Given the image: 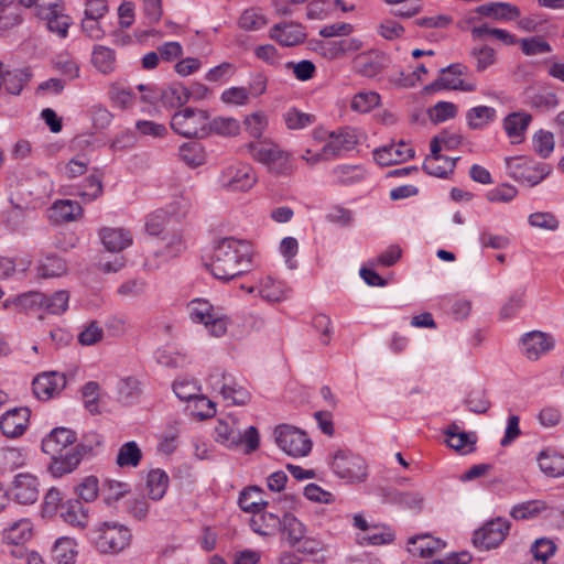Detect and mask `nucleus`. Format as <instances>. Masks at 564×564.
Here are the masks:
<instances>
[{
	"mask_svg": "<svg viewBox=\"0 0 564 564\" xmlns=\"http://www.w3.org/2000/svg\"><path fill=\"white\" fill-rule=\"evenodd\" d=\"M497 119V110L489 106H476L466 112L467 124L470 129H482Z\"/></svg>",
	"mask_w": 564,
	"mask_h": 564,
	"instance_id": "45",
	"label": "nucleus"
},
{
	"mask_svg": "<svg viewBox=\"0 0 564 564\" xmlns=\"http://www.w3.org/2000/svg\"><path fill=\"white\" fill-rule=\"evenodd\" d=\"M33 534V525L29 519H20L12 522L3 530V541L12 545L26 543Z\"/></svg>",
	"mask_w": 564,
	"mask_h": 564,
	"instance_id": "36",
	"label": "nucleus"
},
{
	"mask_svg": "<svg viewBox=\"0 0 564 564\" xmlns=\"http://www.w3.org/2000/svg\"><path fill=\"white\" fill-rule=\"evenodd\" d=\"M247 292L257 293L267 302H281L286 299L288 289L283 282L273 279L270 275L261 276L254 285L246 288Z\"/></svg>",
	"mask_w": 564,
	"mask_h": 564,
	"instance_id": "23",
	"label": "nucleus"
},
{
	"mask_svg": "<svg viewBox=\"0 0 564 564\" xmlns=\"http://www.w3.org/2000/svg\"><path fill=\"white\" fill-rule=\"evenodd\" d=\"M187 311L194 323L202 324L209 335L221 337L227 333L230 319L220 307L214 306L208 300L194 299L187 304Z\"/></svg>",
	"mask_w": 564,
	"mask_h": 564,
	"instance_id": "5",
	"label": "nucleus"
},
{
	"mask_svg": "<svg viewBox=\"0 0 564 564\" xmlns=\"http://www.w3.org/2000/svg\"><path fill=\"white\" fill-rule=\"evenodd\" d=\"M69 292L58 290L51 295L43 293V312L50 315H62L68 310Z\"/></svg>",
	"mask_w": 564,
	"mask_h": 564,
	"instance_id": "48",
	"label": "nucleus"
},
{
	"mask_svg": "<svg viewBox=\"0 0 564 564\" xmlns=\"http://www.w3.org/2000/svg\"><path fill=\"white\" fill-rule=\"evenodd\" d=\"M247 150L251 159L274 177H289L295 171L292 153L272 139L251 141Z\"/></svg>",
	"mask_w": 564,
	"mask_h": 564,
	"instance_id": "2",
	"label": "nucleus"
},
{
	"mask_svg": "<svg viewBox=\"0 0 564 564\" xmlns=\"http://www.w3.org/2000/svg\"><path fill=\"white\" fill-rule=\"evenodd\" d=\"M531 121L532 116L527 111H514L503 118L502 128L512 144H519L524 140Z\"/></svg>",
	"mask_w": 564,
	"mask_h": 564,
	"instance_id": "24",
	"label": "nucleus"
},
{
	"mask_svg": "<svg viewBox=\"0 0 564 564\" xmlns=\"http://www.w3.org/2000/svg\"><path fill=\"white\" fill-rule=\"evenodd\" d=\"M445 435L446 443L451 448L463 454L473 451V446L476 442L475 434L459 431L458 426L453 424L446 430Z\"/></svg>",
	"mask_w": 564,
	"mask_h": 564,
	"instance_id": "41",
	"label": "nucleus"
},
{
	"mask_svg": "<svg viewBox=\"0 0 564 564\" xmlns=\"http://www.w3.org/2000/svg\"><path fill=\"white\" fill-rule=\"evenodd\" d=\"M330 467L337 477L349 484L362 482L367 478L365 459L349 451L335 452Z\"/></svg>",
	"mask_w": 564,
	"mask_h": 564,
	"instance_id": "11",
	"label": "nucleus"
},
{
	"mask_svg": "<svg viewBox=\"0 0 564 564\" xmlns=\"http://www.w3.org/2000/svg\"><path fill=\"white\" fill-rule=\"evenodd\" d=\"M130 490L131 487L128 482L115 479H105L100 492L104 501L107 505H111L129 494Z\"/></svg>",
	"mask_w": 564,
	"mask_h": 564,
	"instance_id": "52",
	"label": "nucleus"
},
{
	"mask_svg": "<svg viewBox=\"0 0 564 564\" xmlns=\"http://www.w3.org/2000/svg\"><path fill=\"white\" fill-rule=\"evenodd\" d=\"M306 527L294 514L284 512L281 518V530L279 533L291 546H296L305 539Z\"/></svg>",
	"mask_w": 564,
	"mask_h": 564,
	"instance_id": "33",
	"label": "nucleus"
},
{
	"mask_svg": "<svg viewBox=\"0 0 564 564\" xmlns=\"http://www.w3.org/2000/svg\"><path fill=\"white\" fill-rule=\"evenodd\" d=\"M414 156V149L403 142H392L373 151L375 161L381 166L405 162Z\"/></svg>",
	"mask_w": 564,
	"mask_h": 564,
	"instance_id": "21",
	"label": "nucleus"
},
{
	"mask_svg": "<svg viewBox=\"0 0 564 564\" xmlns=\"http://www.w3.org/2000/svg\"><path fill=\"white\" fill-rule=\"evenodd\" d=\"M243 126L250 137L262 140L269 127V116L263 110L251 112L245 117Z\"/></svg>",
	"mask_w": 564,
	"mask_h": 564,
	"instance_id": "51",
	"label": "nucleus"
},
{
	"mask_svg": "<svg viewBox=\"0 0 564 564\" xmlns=\"http://www.w3.org/2000/svg\"><path fill=\"white\" fill-rule=\"evenodd\" d=\"M315 116L296 107H290L282 113V121L288 130H303L315 122Z\"/></svg>",
	"mask_w": 564,
	"mask_h": 564,
	"instance_id": "46",
	"label": "nucleus"
},
{
	"mask_svg": "<svg viewBox=\"0 0 564 564\" xmlns=\"http://www.w3.org/2000/svg\"><path fill=\"white\" fill-rule=\"evenodd\" d=\"M555 542L549 538H539L530 546L534 561L545 564L556 553Z\"/></svg>",
	"mask_w": 564,
	"mask_h": 564,
	"instance_id": "60",
	"label": "nucleus"
},
{
	"mask_svg": "<svg viewBox=\"0 0 564 564\" xmlns=\"http://www.w3.org/2000/svg\"><path fill=\"white\" fill-rule=\"evenodd\" d=\"M31 79L28 68L10 69L0 62V89L3 87L11 95H19Z\"/></svg>",
	"mask_w": 564,
	"mask_h": 564,
	"instance_id": "27",
	"label": "nucleus"
},
{
	"mask_svg": "<svg viewBox=\"0 0 564 564\" xmlns=\"http://www.w3.org/2000/svg\"><path fill=\"white\" fill-rule=\"evenodd\" d=\"M270 37L282 46H294L304 42L306 34L301 24L285 22L275 24L270 30Z\"/></svg>",
	"mask_w": 564,
	"mask_h": 564,
	"instance_id": "26",
	"label": "nucleus"
},
{
	"mask_svg": "<svg viewBox=\"0 0 564 564\" xmlns=\"http://www.w3.org/2000/svg\"><path fill=\"white\" fill-rule=\"evenodd\" d=\"M36 14L46 21L47 29L59 37H66L72 24L70 18L65 14L63 4L55 0H39Z\"/></svg>",
	"mask_w": 564,
	"mask_h": 564,
	"instance_id": "14",
	"label": "nucleus"
},
{
	"mask_svg": "<svg viewBox=\"0 0 564 564\" xmlns=\"http://www.w3.org/2000/svg\"><path fill=\"white\" fill-rule=\"evenodd\" d=\"M26 453L22 448L4 447L0 449V466L7 470H13L24 466Z\"/></svg>",
	"mask_w": 564,
	"mask_h": 564,
	"instance_id": "61",
	"label": "nucleus"
},
{
	"mask_svg": "<svg viewBox=\"0 0 564 564\" xmlns=\"http://www.w3.org/2000/svg\"><path fill=\"white\" fill-rule=\"evenodd\" d=\"M238 503L243 511L252 514L268 506V502L261 497V490L257 487H250L241 491Z\"/></svg>",
	"mask_w": 564,
	"mask_h": 564,
	"instance_id": "55",
	"label": "nucleus"
},
{
	"mask_svg": "<svg viewBox=\"0 0 564 564\" xmlns=\"http://www.w3.org/2000/svg\"><path fill=\"white\" fill-rule=\"evenodd\" d=\"M4 310H13L19 313L43 311V293L37 291L25 292L3 301Z\"/></svg>",
	"mask_w": 564,
	"mask_h": 564,
	"instance_id": "28",
	"label": "nucleus"
},
{
	"mask_svg": "<svg viewBox=\"0 0 564 564\" xmlns=\"http://www.w3.org/2000/svg\"><path fill=\"white\" fill-rule=\"evenodd\" d=\"M358 133L355 129L345 127L332 131L329 140L323 145L329 160L341 158L358 144Z\"/></svg>",
	"mask_w": 564,
	"mask_h": 564,
	"instance_id": "17",
	"label": "nucleus"
},
{
	"mask_svg": "<svg viewBox=\"0 0 564 564\" xmlns=\"http://www.w3.org/2000/svg\"><path fill=\"white\" fill-rule=\"evenodd\" d=\"M76 441V434L66 427H56L42 441V451L51 457L70 452Z\"/></svg>",
	"mask_w": 564,
	"mask_h": 564,
	"instance_id": "19",
	"label": "nucleus"
},
{
	"mask_svg": "<svg viewBox=\"0 0 564 564\" xmlns=\"http://www.w3.org/2000/svg\"><path fill=\"white\" fill-rule=\"evenodd\" d=\"M67 273V264L62 258L48 254L37 264V274L43 279L59 278Z\"/></svg>",
	"mask_w": 564,
	"mask_h": 564,
	"instance_id": "47",
	"label": "nucleus"
},
{
	"mask_svg": "<svg viewBox=\"0 0 564 564\" xmlns=\"http://www.w3.org/2000/svg\"><path fill=\"white\" fill-rule=\"evenodd\" d=\"M220 100L229 107H245L250 102L249 91L242 86H231L220 94Z\"/></svg>",
	"mask_w": 564,
	"mask_h": 564,
	"instance_id": "63",
	"label": "nucleus"
},
{
	"mask_svg": "<svg viewBox=\"0 0 564 564\" xmlns=\"http://www.w3.org/2000/svg\"><path fill=\"white\" fill-rule=\"evenodd\" d=\"M522 355L532 361L539 360L555 347V338L549 333L531 330L520 338Z\"/></svg>",
	"mask_w": 564,
	"mask_h": 564,
	"instance_id": "16",
	"label": "nucleus"
},
{
	"mask_svg": "<svg viewBox=\"0 0 564 564\" xmlns=\"http://www.w3.org/2000/svg\"><path fill=\"white\" fill-rule=\"evenodd\" d=\"M434 86L460 90L465 93H473L477 89V80L468 74L467 66L456 63L442 68L441 75L436 79Z\"/></svg>",
	"mask_w": 564,
	"mask_h": 564,
	"instance_id": "13",
	"label": "nucleus"
},
{
	"mask_svg": "<svg viewBox=\"0 0 564 564\" xmlns=\"http://www.w3.org/2000/svg\"><path fill=\"white\" fill-rule=\"evenodd\" d=\"M455 162V159L444 156L441 153L433 154L431 152L423 162V169L429 175L446 177L448 173L453 172Z\"/></svg>",
	"mask_w": 564,
	"mask_h": 564,
	"instance_id": "40",
	"label": "nucleus"
},
{
	"mask_svg": "<svg viewBox=\"0 0 564 564\" xmlns=\"http://www.w3.org/2000/svg\"><path fill=\"white\" fill-rule=\"evenodd\" d=\"M61 517L72 527L85 529L89 522V510L79 500L70 499L62 505Z\"/></svg>",
	"mask_w": 564,
	"mask_h": 564,
	"instance_id": "31",
	"label": "nucleus"
},
{
	"mask_svg": "<svg viewBox=\"0 0 564 564\" xmlns=\"http://www.w3.org/2000/svg\"><path fill=\"white\" fill-rule=\"evenodd\" d=\"M51 555L57 564H74L78 555L76 540L70 536L56 539L52 546Z\"/></svg>",
	"mask_w": 564,
	"mask_h": 564,
	"instance_id": "34",
	"label": "nucleus"
},
{
	"mask_svg": "<svg viewBox=\"0 0 564 564\" xmlns=\"http://www.w3.org/2000/svg\"><path fill=\"white\" fill-rule=\"evenodd\" d=\"M119 400L123 403H132L140 393V383L133 377L121 378L117 382Z\"/></svg>",
	"mask_w": 564,
	"mask_h": 564,
	"instance_id": "64",
	"label": "nucleus"
},
{
	"mask_svg": "<svg viewBox=\"0 0 564 564\" xmlns=\"http://www.w3.org/2000/svg\"><path fill=\"white\" fill-rule=\"evenodd\" d=\"M80 460V453L76 448H70V452L57 455V457H52L50 471L54 477H62L76 469Z\"/></svg>",
	"mask_w": 564,
	"mask_h": 564,
	"instance_id": "39",
	"label": "nucleus"
},
{
	"mask_svg": "<svg viewBox=\"0 0 564 564\" xmlns=\"http://www.w3.org/2000/svg\"><path fill=\"white\" fill-rule=\"evenodd\" d=\"M509 529V522L502 518L490 520L475 531L473 543L480 550L495 549L503 542Z\"/></svg>",
	"mask_w": 564,
	"mask_h": 564,
	"instance_id": "15",
	"label": "nucleus"
},
{
	"mask_svg": "<svg viewBox=\"0 0 564 564\" xmlns=\"http://www.w3.org/2000/svg\"><path fill=\"white\" fill-rule=\"evenodd\" d=\"M278 447L292 457H305L312 451L313 443L308 435L292 425L281 424L274 430Z\"/></svg>",
	"mask_w": 564,
	"mask_h": 564,
	"instance_id": "10",
	"label": "nucleus"
},
{
	"mask_svg": "<svg viewBox=\"0 0 564 564\" xmlns=\"http://www.w3.org/2000/svg\"><path fill=\"white\" fill-rule=\"evenodd\" d=\"M482 17L492 18L499 22H508L520 18V9L509 2H489L476 8Z\"/></svg>",
	"mask_w": 564,
	"mask_h": 564,
	"instance_id": "30",
	"label": "nucleus"
},
{
	"mask_svg": "<svg viewBox=\"0 0 564 564\" xmlns=\"http://www.w3.org/2000/svg\"><path fill=\"white\" fill-rule=\"evenodd\" d=\"M181 160L191 167H196L205 163L206 152L198 142L183 143L178 149Z\"/></svg>",
	"mask_w": 564,
	"mask_h": 564,
	"instance_id": "50",
	"label": "nucleus"
},
{
	"mask_svg": "<svg viewBox=\"0 0 564 564\" xmlns=\"http://www.w3.org/2000/svg\"><path fill=\"white\" fill-rule=\"evenodd\" d=\"M380 105V95L372 90H364L357 93L350 102L354 111L366 113Z\"/></svg>",
	"mask_w": 564,
	"mask_h": 564,
	"instance_id": "58",
	"label": "nucleus"
},
{
	"mask_svg": "<svg viewBox=\"0 0 564 564\" xmlns=\"http://www.w3.org/2000/svg\"><path fill=\"white\" fill-rule=\"evenodd\" d=\"M354 63L358 73L366 77H375L383 68V57L377 51H368L357 55Z\"/></svg>",
	"mask_w": 564,
	"mask_h": 564,
	"instance_id": "37",
	"label": "nucleus"
},
{
	"mask_svg": "<svg viewBox=\"0 0 564 564\" xmlns=\"http://www.w3.org/2000/svg\"><path fill=\"white\" fill-rule=\"evenodd\" d=\"M458 107L449 101H438L429 108L427 116L433 123H442L457 116Z\"/></svg>",
	"mask_w": 564,
	"mask_h": 564,
	"instance_id": "62",
	"label": "nucleus"
},
{
	"mask_svg": "<svg viewBox=\"0 0 564 564\" xmlns=\"http://www.w3.org/2000/svg\"><path fill=\"white\" fill-rule=\"evenodd\" d=\"M214 438L229 449L241 448L247 454L254 452L260 443L258 430L252 425L242 429L240 420L231 414L216 421Z\"/></svg>",
	"mask_w": 564,
	"mask_h": 564,
	"instance_id": "3",
	"label": "nucleus"
},
{
	"mask_svg": "<svg viewBox=\"0 0 564 564\" xmlns=\"http://www.w3.org/2000/svg\"><path fill=\"white\" fill-rule=\"evenodd\" d=\"M65 386V376L56 371L41 373L32 382L35 397L44 401L58 395Z\"/></svg>",
	"mask_w": 564,
	"mask_h": 564,
	"instance_id": "18",
	"label": "nucleus"
},
{
	"mask_svg": "<svg viewBox=\"0 0 564 564\" xmlns=\"http://www.w3.org/2000/svg\"><path fill=\"white\" fill-rule=\"evenodd\" d=\"M445 546L446 543L444 541L429 534L411 538L408 542V551L413 556L422 558L433 557L436 553L444 550Z\"/></svg>",
	"mask_w": 564,
	"mask_h": 564,
	"instance_id": "29",
	"label": "nucleus"
},
{
	"mask_svg": "<svg viewBox=\"0 0 564 564\" xmlns=\"http://www.w3.org/2000/svg\"><path fill=\"white\" fill-rule=\"evenodd\" d=\"M352 525L357 529L356 541L359 545H384L391 543L395 534L383 524L370 523L362 513L352 516Z\"/></svg>",
	"mask_w": 564,
	"mask_h": 564,
	"instance_id": "12",
	"label": "nucleus"
},
{
	"mask_svg": "<svg viewBox=\"0 0 564 564\" xmlns=\"http://www.w3.org/2000/svg\"><path fill=\"white\" fill-rule=\"evenodd\" d=\"M470 57L473 58L475 69L478 73L485 72L497 62L496 51L486 44L473 47L470 51Z\"/></svg>",
	"mask_w": 564,
	"mask_h": 564,
	"instance_id": "54",
	"label": "nucleus"
},
{
	"mask_svg": "<svg viewBox=\"0 0 564 564\" xmlns=\"http://www.w3.org/2000/svg\"><path fill=\"white\" fill-rule=\"evenodd\" d=\"M90 62L98 73L110 75L116 70V52L105 45H95Z\"/></svg>",
	"mask_w": 564,
	"mask_h": 564,
	"instance_id": "38",
	"label": "nucleus"
},
{
	"mask_svg": "<svg viewBox=\"0 0 564 564\" xmlns=\"http://www.w3.org/2000/svg\"><path fill=\"white\" fill-rule=\"evenodd\" d=\"M142 458L141 449L134 441L127 442L118 451L117 464L120 467H137Z\"/></svg>",
	"mask_w": 564,
	"mask_h": 564,
	"instance_id": "59",
	"label": "nucleus"
},
{
	"mask_svg": "<svg viewBox=\"0 0 564 564\" xmlns=\"http://www.w3.org/2000/svg\"><path fill=\"white\" fill-rule=\"evenodd\" d=\"M208 116L205 109L186 107L172 116L170 124L175 133L184 138H206Z\"/></svg>",
	"mask_w": 564,
	"mask_h": 564,
	"instance_id": "7",
	"label": "nucleus"
},
{
	"mask_svg": "<svg viewBox=\"0 0 564 564\" xmlns=\"http://www.w3.org/2000/svg\"><path fill=\"white\" fill-rule=\"evenodd\" d=\"M253 257L254 248L249 241L227 237L215 246L208 270L216 279L229 281L248 272Z\"/></svg>",
	"mask_w": 564,
	"mask_h": 564,
	"instance_id": "1",
	"label": "nucleus"
},
{
	"mask_svg": "<svg viewBox=\"0 0 564 564\" xmlns=\"http://www.w3.org/2000/svg\"><path fill=\"white\" fill-rule=\"evenodd\" d=\"M208 384L214 391L218 392L229 405L242 406L251 399V393L246 386L220 369H215L209 373Z\"/></svg>",
	"mask_w": 564,
	"mask_h": 564,
	"instance_id": "8",
	"label": "nucleus"
},
{
	"mask_svg": "<svg viewBox=\"0 0 564 564\" xmlns=\"http://www.w3.org/2000/svg\"><path fill=\"white\" fill-rule=\"evenodd\" d=\"M506 169L510 177L529 187L536 186L552 172V167L543 162H535L527 156L506 159Z\"/></svg>",
	"mask_w": 564,
	"mask_h": 564,
	"instance_id": "6",
	"label": "nucleus"
},
{
	"mask_svg": "<svg viewBox=\"0 0 564 564\" xmlns=\"http://www.w3.org/2000/svg\"><path fill=\"white\" fill-rule=\"evenodd\" d=\"M83 214L79 203L72 199L57 200L51 208L50 217L56 223H66L77 219Z\"/></svg>",
	"mask_w": 564,
	"mask_h": 564,
	"instance_id": "42",
	"label": "nucleus"
},
{
	"mask_svg": "<svg viewBox=\"0 0 564 564\" xmlns=\"http://www.w3.org/2000/svg\"><path fill=\"white\" fill-rule=\"evenodd\" d=\"M30 410L28 408H14L0 417V430L9 438H15L24 434L29 426Z\"/></svg>",
	"mask_w": 564,
	"mask_h": 564,
	"instance_id": "22",
	"label": "nucleus"
},
{
	"mask_svg": "<svg viewBox=\"0 0 564 564\" xmlns=\"http://www.w3.org/2000/svg\"><path fill=\"white\" fill-rule=\"evenodd\" d=\"M162 102L167 108H178L188 102L187 87L174 84L165 88L161 95Z\"/></svg>",
	"mask_w": 564,
	"mask_h": 564,
	"instance_id": "57",
	"label": "nucleus"
},
{
	"mask_svg": "<svg viewBox=\"0 0 564 564\" xmlns=\"http://www.w3.org/2000/svg\"><path fill=\"white\" fill-rule=\"evenodd\" d=\"M99 237L110 252H120L132 243L131 234L123 228L105 227L100 229Z\"/></svg>",
	"mask_w": 564,
	"mask_h": 564,
	"instance_id": "32",
	"label": "nucleus"
},
{
	"mask_svg": "<svg viewBox=\"0 0 564 564\" xmlns=\"http://www.w3.org/2000/svg\"><path fill=\"white\" fill-rule=\"evenodd\" d=\"M39 480L30 473L18 474L10 487L13 498L22 505H32L39 498Z\"/></svg>",
	"mask_w": 564,
	"mask_h": 564,
	"instance_id": "20",
	"label": "nucleus"
},
{
	"mask_svg": "<svg viewBox=\"0 0 564 564\" xmlns=\"http://www.w3.org/2000/svg\"><path fill=\"white\" fill-rule=\"evenodd\" d=\"M281 516L265 508L256 511L250 518L251 530L263 536H273L281 530Z\"/></svg>",
	"mask_w": 564,
	"mask_h": 564,
	"instance_id": "25",
	"label": "nucleus"
},
{
	"mask_svg": "<svg viewBox=\"0 0 564 564\" xmlns=\"http://www.w3.org/2000/svg\"><path fill=\"white\" fill-rule=\"evenodd\" d=\"M268 24V18L261 9H246L239 18V26L245 31H259Z\"/></svg>",
	"mask_w": 564,
	"mask_h": 564,
	"instance_id": "56",
	"label": "nucleus"
},
{
	"mask_svg": "<svg viewBox=\"0 0 564 564\" xmlns=\"http://www.w3.org/2000/svg\"><path fill=\"white\" fill-rule=\"evenodd\" d=\"M541 471L549 477L564 476V456L555 449L546 448L536 457Z\"/></svg>",
	"mask_w": 564,
	"mask_h": 564,
	"instance_id": "35",
	"label": "nucleus"
},
{
	"mask_svg": "<svg viewBox=\"0 0 564 564\" xmlns=\"http://www.w3.org/2000/svg\"><path fill=\"white\" fill-rule=\"evenodd\" d=\"M546 509V503L542 500H529L513 506L510 516L514 520L533 519Z\"/></svg>",
	"mask_w": 564,
	"mask_h": 564,
	"instance_id": "53",
	"label": "nucleus"
},
{
	"mask_svg": "<svg viewBox=\"0 0 564 564\" xmlns=\"http://www.w3.org/2000/svg\"><path fill=\"white\" fill-rule=\"evenodd\" d=\"M170 478L163 469H152L147 476V491L150 499L161 500L169 488Z\"/></svg>",
	"mask_w": 564,
	"mask_h": 564,
	"instance_id": "44",
	"label": "nucleus"
},
{
	"mask_svg": "<svg viewBox=\"0 0 564 564\" xmlns=\"http://www.w3.org/2000/svg\"><path fill=\"white\" fill-rule=\"evenodd\" d=\"M334 180L343 185H350L362 181L366 177V171L360 165L341 164L333 169Z\"/></svg>",
	"mask_w": 564,
	"mask_h": 564,
	"instance_id": "49",
	"label": "nucleus"
},
{
	"mask_svg": "<svg viewBox=\"0 0 564 564\" xmlns=\"http://www.w3.org/2000/svg\"><path fill=\"white\" fill-rule=\"evenodd\" d=\"M240 132V123L232 117L208 116L207 137L217 134L221 137H236Z\"/></svg>",
	"mask_w": 564,
	"mask_h": 564,
	"instance_id": "43",
	"label": "nucleus"
},
{
	"mask_svg": "<svg viewBox=\"0 0 564 564\" xmlns=\"http://www.w3.org/2000/svg\"><path fill=\"white\" fill-rule=\"evenodd\" d=\"M131 531L118 522H102L90 532L95 547L102 554H118L131 543Z\"/></svg>",
	"mask_w": 564,
	"mask_h": 564,
	"instance_id": "4",
	"label": "nucleus"
},
{
	"mask_svg": "<svg viewBox=\"0 0 564 564\" xmlns=\"http://www.w3.org/2000/svg\"><path fill=\"white\" fill-rule=\"evenodd\" d=\"M257 181V173L250 164L234 162L220 171L217 183L228 192H248Z\"/></svg>",
	"mask_w": 564,
	"mask_h": 564,
	"instance_id": "9",
	"label": "nucleus"
}]
</instances>
